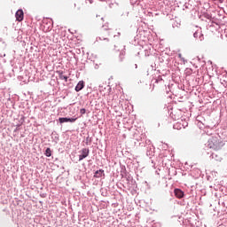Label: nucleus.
<instances>
[{
	"mask_svg": "<svg viewBox=\"0 0 227 227\" xmlns=\"http://www.w3.org/2000/svg\"><path fill=\"white\" fill-rule=\"evenodd\" d=\"M46 33H47V31H49V28H47L46 30H44Z\"/></svg>",
	"mask_w": 227,
	"mask_h": 227,
	"instance_id": "f8f14e48",
	"label": "nucleus"
},
{
	"mask_svg": "<svg viewBox=\"0 0 227 227\" xmlns=\"http://www.w3.org/2000/svg\"><path fill=\"white\" fill-rule=\"evenodd\" d=\"M80 113H81V114H86V109L82 108V109L80 110Z\"/></svg>",
	"mask_w": 227,
	"mask_h": 227,
	"instance_id": "1a4fd4ad",
	"label": "nucleus"
},
{
	"mask_svg": "<svg viewBox=\"0 0 227 227\" xmlns=\"http://www.w3.org/2000/svg\"><path fill=\"white\" fill-rule=\"evenodd\" d=\"M15 18L18 22H22L24 20V11H22V9L18 10Z\"/></svg>",
	"mask_w": 227,
	"mask_h": 227,
	"instance_id": "f03ea898",
	"label": "nucleus"
},
{
	"mask_svg": "<svg viewBox=\"0 0 227 227\" xmlns=\"http://www.w3.org/2000/svg\"><path fill=\"white\" fill-rule=\"evenodd\" d=\"M174 192H175V195L176 196V198H184V192H182V190H180V189H176L175 191H174Z\"/></svg>",
	"mask_w": 227,
	"mask_h": 227,
	"instance_id": "39448f33",
	"label": "nucleus"
},
{
	"mask_svg": "<svg viewBox=\"0 0 227 227\" xmlns=\"http://www.w3.org/2000/svg\"><path fill=\"white\" fill-rule=\"evenodd\" d=\"M104 31H109V28H106V26H103L102 32L104 33Z\"/></svg>",
	"mask_w": 227,
	"mask_h": 227,
	"instance_id": "9d476101",
	"label": "nucleus"
},
{
	"mask_svg": "<svg viewBox=\"0 0 227 227\" xmlns=\"http://www.w3.org/2000/svg\"><path fill=\"white\" fill-rule=\"evenodd\" d=\"M109 35H110L109 32H107V36H109Z\"/></svg>",
	"mask_w": 227,
	"mask_h": 227,
	"instance_id": "ddd939ff",
	"label": "nucleus"
},
{
	"mask_svg": "<svg viewBox=\"0 0 227 227\" xmlns=\"http://www.w3.org/2000/svg\"><path fill=\"white\" fill-rule=\"evenodd\" d=\"M58 74H59V79H61V81L64 80V81H66V82H68V76L64 75L62 71H59Z\"/></svg>",
	"mask_w": 227,
	"mask_h": 227,
	"instance_id": "423d86ee",
	"label": "nucleus"
},
{
	"mask_svg": "<svg viewBox=\"0 0 227 227\" xmlns=\"http://www.w3.org/2000/svg\"><path fill=\"white\" fill-rule=\"evenodd\" d=\"M193 36H194V38H198V32H195V33L193 34Z\"/></svg>",
	"mask_w": 227,
	"mask_h": 227,
	"instance_id": "9b49d317",
	"label": "nucleus"
},
{
	"mask_svg": "<svg viewBox=\"0 0 227 227\" xmlns=\"http://www.w3.org/2000/svg\"><path fill=\"white\" fill-rule=\"evenodd\" d=\"M44 155H46V157H51V155H52V151H51V148L46 149Z\"/></svg>",
	"mask_w": 227,
	"mask_h": 227,
	"instance_id": "6e6552de",
	"label": "nucleus"
},
{
	"mask_svg": "<svg viewBox=\"0 0 227 227\" xmlns=\"http://www.w3.org/2000/svg\"><path fill=\"white\" fill-rule=\"evenodd\" d=\"M82 88H84V82L80 81L75 87V91H81V90H82Z\"/></svg>",
	"mask_w": 227,
	"mask_h": 227,
	"instance_id": "20e7f679",
	"label": "nucleus"
},
{
	"mask_svg": "<svg viewBox=\"0 0 227 227\" xmlns=\"http://www.w3.org/2000/svg\"><path fill=\"white\" fill-rule=\"evenodd\" d=\"M59 123H68V121H70L71 123H74V121H75V119L60 117V118H59Z\"/></svg>",
	"mask_w": 227,
	"mask_h": 227,
	"instance_id": "7ed1b4c3",
	"label": "nucleus"
},
{
	"mask_svg": "<svg viewBox=\"0 0 227 227\" xmlns=\"http://www.w3.org/2000/svg\"><path fill=\"white\" fill-rule=\"evenodd\" d=\"M102 175H104V170L99 169V170L96 171L94 176H95V178H100V177H102Z\"/></svg>",
	"mask_w": 227,
	"mask_h": 227,
	"instance_id": "0eeeda50",
	"label": "nucleus"
},
{
	"mask_svg": "<svg viewBox=\"0 0 227 227\" xmlns=\"http://www.w3.org/2000/svg\"><path fill=\"white\" fill-rule=\"evenodd\" d=\"M80 155H79V160H83V159H86L88 155H90V149L88 148H83L80 151Z\"/></svg>",
	"mask_w": 227,
	"mask_h": 227,
	"instance_id": "f257e3e1",
	"label": "nucleus"
}]
</instances>
